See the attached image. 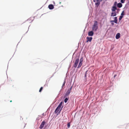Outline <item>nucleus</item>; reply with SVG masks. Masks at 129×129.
Returning <instances> with one entry per match:
<instances>
[{"label":"nucleus","mask_w":129,"mask_h":129,"mask_svg":"<svg viewBox=\"0 0 129 129\" xmlns=\"http://www.w3.org/2000/svg\"><path fill=\"white\" fill-rule=\"evenodd\" d=\"M63 107V106H62V108H61V109H62V108ZM61 109H60V111L61 110Z\"/></svg>","instance_id":"obj_29"},{"label":"nucleus","mask_w":129,"mask_h":129,"mask_svg":"<svg viewBox=\"0 0 129 129\" xmlns=\"http://www.w3.org/2000/svg\"><path fill=\"white\" fill-rule=\"evenodd\" d=\"M121 2L122 3H124L123 0H121Z\"/></svg>","instance_id":"obj_26"},{"label":"nucleus","mask_w":129,"mask_h":129,"mask_svg":"<svg viewBox=\"0 0 129 129\" xmlns=\"http://www.w3.org/2000/svg\"><path fill=\"white\" fill-rule=\"evenodd\" d=\"M116 76H117L116 75H115L114 76V78H115Z\"/></svg>","instance_id":"obj_27"},{"label":"nucleus","mask_w":129,"mask_h":129,"mask_svg":"<svg viewBox=\"0 0 129 129\" xmlns=\"http://www.w3.org/2000/svg\"><path fill=\"white\" fill-rule=\"evenodd\" d=\"M88 71H87L85 72L84 77V80H87L86 78V75H87V72Z\"/></svg>","instance_id":"obj_12"},{"label":"nucleus","mask_w":129,"mask_h":129,"mask_svg":"<svg viewBox=\"0 0 129 129\" xmlns=\"http://www.w3.org/2000/svg\"><path fill=\"white\" fill-rule=\"evenodd\" d=\"M98 22L96 21H94V24L92 27V30L94 31H96L98 28Z\"/></svg>","instance_id":"obj_1"},{"label":"nucleus","mask_w":129,"mask_h":129,"mask_svg":"<svg viewBox=\"0 0 129 129\" xmlns=\"http://www.w3.org/2000/svg\"><path fill=\"white\" fill-rule=\"evenodd\" d=\"M45 123L46 122L45 121H42L40 126L39 128L40 129H42Z\"/></svg>","instance_id":"obj_4"},{"label":"nucleus","mask_w":129,"mask_h":129,"mask_svg":"<svg viewBox=\"0 0 129 129\" xmlns=\"http://www.w3.org/2000/svg\"><path fill=\"white\" fill-rule=\"evenodd\" d=\"M12 102V101L11 100L10 101V102Z\"/></svg>","instance_id":"obj_30"},{"label":"nucleus","mask_w":129,"mask_h":129,"mask_svg":"<svg viewBox=\"0 0 129 129\" xmlns=\"http://www.w3.org/2000/svg\"><path fill=\"white\" fill-rule=\"evenodd\" d=\"M71 88L70 89L68 90V91L66 92L65 95L64 96V97H67V96H68L69 95L70 93V91Z\"/></svg>","instance_id":"obj_6"},{"label":"nucleus","mask_w":129,"mask_h":129,"mask_svg":"<svg viewBox=\"0 0 129 129\" xmlns=\"http://www.w3.org/2000/svg\"><path fill=\"white\" fill-rule=\"evenodd\" d=\"M94 33L93 31H91L88 33V35L89 36H92L93 35Z\"/></svg>","instance_id":"obj_10"},{"label":"nucleus","mask_w":129,"mask_h":129,"mask_svg":"<svg viewBox=\"0 0 129 129\" xmlns=\"http://www.w3.org/2000/svg\"><path fill=\"white\" fill-rule=\"evenodd\" d=\"M122 4L121 3H118L117 4V7L119 8H121L122 7Z\"/></svg>","instance_id":"obj_13"},{"label":"nucleus","mask_w":129,"mask_h":129,"mask_svg":"<svg viewBox=\"0 0 129 129\" xmlns=\"http://www.w3.org/2000/svg\"><path fill=\"white\" fill-rule=\"evenodd\" d=\"M120 33H117L116 34V37H115L116 39H118L120 37Z\"/></svg>","instance_id":"obj_11"},{"label":"nucleus","mask_w":129,"mask_h":129,"mask_svg":"<svg viewBox=\"0 0 129 129\" xmlns=\"http://www.w3.org/2000/svg\"><path fill=\"white\" fill-rule=\"evenodd\" d=\"M92 38L91 37H87V41H86V42H88V41H89L90 42L92 40Z\"/></svg>","instance_id":"obj_7"},{"label":"nucleus","mask_w":129,"mask_h":129,"mask_svg":"<svg viewBox=\"0 0 129 129\" xmlns=\"http://www.w3.org/2000/svg\"><path fill=\"white\" fill-rule=\"evenodd\" d=\"M68 100V98H66L64 100V102L65 103H67V102Z\"/></svg>","instance_id":"obj_16"},{"label":"nucleus","mask_w":129,"mask_h":129,"mask_svg":"<svg viewBox=\"0 0 129 129\" xmlns=\"http://www.w3.org/2000/svg\"><path fill=\"white\" fill-rule=\"evenodd\" d=\"M70 123H68L67 124V127L68 128H69L70 127Z\"/></svg>","instance_id":"obj_20"},{"label":"nucleus","mask_w":129,"mask_h":129,"mask_svg":"<svg viewBox=\"0 0 129 129\" xmlns=\"http://www.w3.org/2000/svg\"><path fill=\"white\" fill-rule=\"evenodd\" d=\"M79 61V59L78 58V59H77L76 60V61H75V62L74 64V67H75V68H76L77 67Z\"/></svg>","instance_id":"obj_5"},{"label":"nucleus","mask_w":129,"mask_h":129,"mask_svg":"<svg viewBox=\"0 0 129 129\" xmlns=\"http://www.w3.org/2000/svg\"><path fill=\"white\" fill-rule=\"evenodd\" d=\"M93 2H95V0H93Z\"/></svg>","instance_id":"obj_28"},{"label":"nucleus","mask_w":129,"mask_h":129,"mask_svg":"<svg viewBox=\"0 0 129 129\" xmlns=\"http://www.w3.org/2000/svg\"><path fill=\"white\" fill-rule=\"evenodd\" d=\"M101 0H96V1L97 2H100H100L101 1Z\"/></svg>","instance_id":"obj_25"},{"label":"nucleus","mask_w":129,"mask_h":129,"mask_svg":"<svg viewBox=\"0 0 129 129\" xmlns=\"http://www.w3.org/2000/svg\"><path fill=\"white\" fill-rule=\"evenodd\" d=\"M100 4V2H97V3H95V5H96L97 6H98Z\"/></svg>","instance_id":"obj_17"},{"label":"nucleus","mask_w":129,"mask_h":129,"mask_svg":"<svg viewBox=\"0 0 129 129\" xmlns=\"http://www.w3.org/2000/svg\"><path fill=\"white\" fill-rule=\"evenodd\" d=\"M124 15V11H123L121 14V16H123V15Z\"/></svg>","instance_id":"obj_22"},{"label":"nucleus","mask_w":129,"mask_h":129,"mask_svg":"<svg viewBox=\"0 0 129 129\" xmlns=\"http://www.w3.org/2000/svg\"><path fill=\"white\" fill-rule=\"evenodd\" d=\"M123 17V16H120L119 18V20L120 21V20L122 19Z\"/></svg>","instance_id":"obj_18"},{"label":"nucleus","mask_w":129,"mask_h":129,"mask_svg":"<svg viewBox=\"0 0 129 129\" xmlns=\"http://www.w3.org/2000/svg\"><path fill=\"white\" fill-rule=\"evenodd\" d=\"M111 13V16H114L116 15V13L115 12H113Z\"/></svg>","instance_id":"obj_14"},{"label":"nucleus","mask_w":129,"mask_h":129,"mask_svg":"<svg viewBox=\"0 0 129 129\" xmlns=\"http://www.w3.org/2000/svg\"><path fill=\"white\" fill-rule=\"evenodd\" d=\"M83 60V57L81 58L80 59V62H82Z\"/></svg>","instance_id":"obj_23"},{"label":"nucleus","mask_w":129,"mask_h":129,"mask_svg":"<svg viewBox=\"0 0 129 129\" xmlns=\"http://www.w3.org/2000/svg\"><path fill=\"white\" fill-rule=\"evenodd\" d=\"M43 88V87H41L40 89V90H39V92H41L42 91Z\"/></svg>","instance_id":"obj_21"},{"label":"nucleus","mask_w":129,"mask_h":129,"mask_svg":"<svg viewBox=\"0 0 129 129\" xmlns=\"http://www.w3.org/2000/svg\"><path fill=\"white\" fill-rule=\"evenodd\" d=\"M101 0V1H102V0Z\"/></svg>","instance_id":"obj_31"},{"label":"nucleus","mask_w":129,"mask_h":129,"mask_svg":"<svg viewBox=\"0 0 129 129\" xmlns=\"http://www.w3.org/2000/svg\"><path fill=\"white\" fill-rule=\"evenodd\" d=\"M82 62H80V63H79V65H78V68H80V67H81V66L82 65Z\"/></svg>","instance_id":"obj_15"},{"label":"nucleus","mask_w":129,"mask_h":129,"mask_svg":"<svg viewBox=\"0 0 129 129\" xmlns=\"http://www.w3.org/2000/svg\"><path fill=\"white\" fill-rule=\"evenodd\" d=\"M62 103L61 102L59 105L57 107V108L56 109L55 111V112L56 113H57L60 110V109L62 105Z\"/></svg>","instance_id":"obj_2"},{"label":"nucleus","mask_w":129,"mask_h":129,"mask_svg":"<svg viewBox=\"0 0 129 129\" xmlns=\"http://www.w3.org/2000/svg\"><path fill=\"white\" fill-rule=\"evenodd\" d=\"M66 83V81H64L62 85V87H63L64 86L65 84Z\"/></svg>","instance_id":"obj_24"},{"label":"nucleus","mask_w":129,"mask_h":129,"mask_svg":"<svg viewBox=\"0 0 129 129\" xmlns=\"http://www.w3.org/2000/svg\"><path fill=\"white\" fill-rule=\"evenodd\" d=\"M48 8L50 10H52L54 8L53 5L52 4L49 5L48 6Z\"/></svg>","instance_id":"obj_8"},{"label":"nucleus","mask_w":129,"mask_h":129,"mask_svg":"<svg viewBox=\"0 0 129 129\" xmlns=\"http://www.w3.org/2000/svg\"><path fill=\"white\" fill-rule=\"evenodd\" d=\"M114 20H111L110 22L111 23V24L112 26L114 25V22L115 23H117V17H114Z\"/></svg>","instance_id":"obj_3"},{"label":"nucleus","mask_w":129,"mask_h":129,"mask_svg":"<svg viewBox=\"0 0 129 129\" xmlns=\"http://www.w3.org/2000/svg\"><path fill=\"white\" fill-rule=\"evenodd\" d=\"M117 5V2H115L114 4V5L113 6H115L116 7V5Z\"/></svg>","instance_id":"obj_19"},{"label":"nucleus","mask_w":129,"mask_h":129,"mask_svg":"<svg viewBox=\"0 0 129 129\" xmlns=\"http://www.w3.org/2000/svg\"><path fill=\"white\" fill-rule=\"evenodd\" d=\"M117 9V8L115 6H113L111 9V10L113 12H115L116 10Z\"/></svg>","instance_id":"obj_9"}]
</instances>
